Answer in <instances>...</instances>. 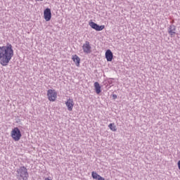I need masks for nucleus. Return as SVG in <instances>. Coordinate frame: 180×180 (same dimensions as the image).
<instances>
[{
    "mask_svg": "<svg viewBox=\"0 0 180 180\" xmlns=\"http://www.w3.org/2000/svg\"><path fill=\"white\" fill-rule=\"evenodd\" d=\"M105 58L107 61L110 62L113 60V53L112 52V51H110V49H108L105 51Z\"/></svg>",
    "mask_w": 180,
    "mask_h": 180,
    "instance_id": "nucleus-9",
    "label": "nucleus"
},
{
    "mask_svg": "<svg viewBox=\"0 0 180 180\" xmlns=\"http://www.w3.org/2000/svg\"><path fill=\"white\" fill-rule=\"evenodd\" d=\"M47 96L49 101H50L51 102H54L56 99H57V93L55 90L49 89L47 91Z\"/></svg>",
    "mask_w": 180,
    "mask_h": 180,
    "instance_id": "nucleus-5",
    "label": "nucleus"
},
{
    "mask_svg": "<svg viewBox=\"0 0 180 180\" xmlns=\"http://www.w3.org/2000/svg\"><path fill=\"white\" fill-rule=\"evenodd\" d=\"M109 129L112 130V131H116L117 130V128H116V125L115 123H111L108 125Z\"/></svg>",
    "mask_w": 180,
    "mask_h": 180,
    "instance_id": "nucleus-14",
    "label": "nucleus"
},
{
    "mask_svg": "<svg viewBox=\"0 0 180 180\" xmlns=\"http://www.w3.org/2000/svg\"><path fill=\"white\" fill-rule=\"evenodd\" d=\"M82 50L85 54H91V53H92V46H91V43H89L88 41H86L82 46Z\"/></svg>",
    "mask_w": 180,
    "mask_h": 180,
    "instance_id": "nucleus-4",
    "label": "nucleus"
},
{
    "mask_svg": "<svg viewBox=\"0 0 180 180\" xmlns=\"http://www.w3.org/2000/svg\"><path fill=\"white\" fill-rule=\"evenodd\" d=\"M94 88H95V91H96V93L97 94V95H99V94H101V92H102V90H101V84H99V83L98 82H96L94 83Z\"/></svg>",
    "mask_w": 180,
    "mask_h": 180,
    "instance_id": "nucleus-13",
    "label": "nucleus"
},
{
    "mask_svg": "<svg viewBox=\"0 0 180 180\" xmlns=\"http://www.w3.org/2000/svg\"><path fill=\"white\" fill-rule=\"evenodd\" d=\"M16 177L18 180H27L29 179V172L25 166H21L16 170Z\"/></svg>",
    "mask_w": 180,
    "mask_h": 180,
    "instance_id": "nucleus-2",
    "label": "nucleus"
},
{
    "mask_svg": "<svg viewBox=\"0 0 180 180\" xmlns=\"http://www.w3.org/2000/svg\"><path fill=\"white\" fill-rule=\"evenodd\" d=\"M112 99H117V95H116V94H113L112 95Z\"/></svg>",
    "mask_w": 180,
    "mask_h": 180,
    "instance_id": "nucleus-15",
    "label": "nucleus"
},
{
    "mask_svg": "<svg viewBox=\"0 0 180 180\" xmlns=\"http://www.w3.org/2000/svg\"><path fill=\"white\" fill-rule=\"evenodd\" d=\"M12 57H13L12 44L8 43L6 46H0V64L3 67H6L9 64Z\"/></svg>",
    "mask_w": 180,
    "mask_h": 180,
    "instance_id": "nucleus-1",
    "label": "nucleus"
},
{
    "mask_svg": "<svg viewBox=\"0 0 180 180\" xmlns=\"http://www.w3.org/2000/svg\"><path fill=\"white\" fill-rule=\"evenodd\" d=\"M91 176H92L93 179L105 180V178H103L101 175L98 174V173H96V172H92Z\"/></svg>",
    "mask_w": 180,
    "mask_h": 180,
    "instance_id": "nucleus-12",
    "label": "nucleus"
},
{
    "mask_svg": "<svg viewBox=\"0 0 180 180\" xmlns=\"http://www.w3.org/2000/svg\"><path fill=\"white\" fill-rule=\"evenodd\" d=\"M43 1H44V0H35L36 2H41Z\"/></svg>",
    "mask_w": 180,
    "mask_h": 180,
    "instance_id": "nucleus-16",
    "label": "nucleus"
},
{
    "mask_svg": "<svg viewBox=\"0 0 180 180\" xmlns=\"http://www.w3.org/2000/svg\"><path fill=\"white\" fill-rule=\"evenodd\" d=\"M167 32L170 35V37H174L175 34L176 33V27L174 25H171L169 26Z\"/></svg>",
    "mask_w": 180,
    "mask_h": 180,
    "instance_id": "nucleus-8",
    "label": "nucleus"
},
{
    "mask_svg": "<svg viewBox=\"0 0 180 180\" xmlns=\"http://www.w3.org/2000/svg\"><path fill=\"white\" fill-rule=\"evenodd\" d=\"M44 18L46 22L51 20V9L47 8L44 11Z\"/></svg>",
    "mask_w": 180,
    "mask_h": 180,
    "instance_id": "nucleus-7",
    "label": "nucleus"
},
{
    "mask_svg": "<svg viewBox=\"0 0 180 180\" xmlns=\"http://www.w3.org/2000/svg\"><path fill=\"white\" fill-rule=\"evenodd\" d=\"M65 105L68 107V110L71 112L72 110V108H74V101L71 99H69L65 102Z\"/></svg>",
    "mask_w": 180,
    "mask_h": 180,
    "instance_id": "nucleus-10",
    "label": "nucleus"
},
{
    "mask_svg": "<svg viewBox=\"0 0 180 180\" xmlns=\"http://www.w3.org/2000/svg\"><path fill=\"white\" fill-rule=\"evenodd\" d=\"M89 25L91 29L96 30V32H101L105 29V25H99L92 21L90 22Z\"/></svg>",
    "mask_w": 180,
    "mask_h": 180,
    "instance_id": "nucleus-6",
    "label": "nucleus"
},
{
    "mask_svg": "<svg viewBox=\"0 0 180 180\" xmlns=\"http://www.w3.org/2000/svg\"><path fill=\"white\" fill-rule=\"evenodd\" d=\"M11 137L14 139V141H19L20 140V137H22L20 129L18 127L13 129L11 131Z\"/></svg>",
    "mask_w": 180,
    "mask_h": 180,
    "instance_id": "nucleus-3",
    "label": "nucleus"
},
{
    "mask_svg": "<svg viewBox=\"0 0 180 180\" xmlns=\"http://www.w3.org/2000/svg\"><path fill=\"white\" fill-rule=\"evenodd\" d=\"M72 60L74 61L77 67H79V64L81 63V58H79L78 56L74 55L72 58Z\"/></svg>",
    "mask_w": 180,
    "mask_h": 180,
    "instance_id": "nucleus-11",
    "label": "nucleus"
}]
</instances>
